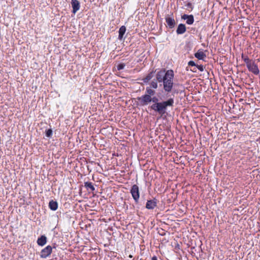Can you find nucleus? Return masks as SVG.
<instances>
[{
	"label": "nucleus",
	"instance_id": "obj_25",
	"mask_svg": "<svg viewBox=\"0 0 260 260\" xmlns=\"http://www.w3.org/2000/svg\"><path fill=\"white\" fill-rule=\"evenodd\" d=\"M161 231H162V232H161V233H159V234H160L161 236H164V235H166V233H165V232L163 230H161Z\"/></svg>",
	"mask_w": 260,
	"mask_h": 260
},
{
	"label": "nucleus",
	"instance_id": "obj_23",
	"mask_svg": "<svg viewBox=\"0 0 260 260\" xmlns=\"http://www.w3.org/2000/svg\"><path fill=\"white\" fill-rule=\"evenodd\" d=\"M196 67L201 72H203L204 70L205 67L204 66L201 64L198 65L197 64Z\"/></svg>",
	"mask_w": 260,
	"mask_h": 260
},
{
	"label": "nucleus",
	"instance_id": "obj_18",
	"mask_svg": "<svg viewBox=\"0 0 260 260\" xmlns=\"http://www.w3.org/2000/svg\"><path fill=\"white\" fill-rule=\"evenodd\" d=\"M158 81L157 80V78L155 77V79L152 80L150 83V86H147L146 87H149L151 88V89H156L158 88Z\"/></svg>",
	"mask_w": 260,
	"mask_h": 260
},
{
	"label": "nucleus",
	"instance_id": "obj_27",
	"mask_svg": "<svg viewBox=\"0 0 260 260\" xmlns=\"http://www.w3.org/2000/svg\"><path fill=\"white\" fill-rule=\"evenodd\" d=\"M191 71L193 72H196V70L193 69V70H191Z\"/></svg>",
	"mask_w": 260,
	"mask_h": 260
},
{
	"label": "nucleus",
	"instance_id": "obj_24",
	"mask_svg": "<svg viewBox=\"0 0 260 260\" xmlns=\"http://www.w3.org/2000/svg\"><path fill=\"white\" fill-rule=\"evenodd\" d=\"M197 64H196L194 61L193 60H190L188 62V65L189 66H191V67H196Z\"/></svg>",
	"mask_w": 260,
	"mask_h": 260
},
{
	"label": "nucleus",
	"instance_id": "obj_9",
	"mask_svg": "<svg viewBox=\"0 0 260 260\" xmlns=\"http://www.w3.org/2000/svg\"><path fill=\"white\" fill-rule=\"evenodd\" d=\"M181 19L186 20V23L188 25L192 24L194 21L193 15L183 14L181 15Z\"/></svg>",
	"mask_w": 260,
	"mask_h": 260
},
{
	"label": "nucleus",
	"instance_id": "obj_7",
	"mask_svg": "<svg viewBox=\"0 0 260 260\" xmlns=\"http://www.w3.org/2000/svg\"><path fill=\"white\" fill-rule=\"evenodd\" d=\"M249 71L252 72L254 75H258L259 73L258 66L255 63L254 61H251L246 66Z\"/></svg>",
	"mask_w": 260,
	"mask_h": 260
},
{
	"label": "nucleus",
	"instance_id": "obj_20",
	"mask_svg": "<svg viewBox=\"0 0 260 260\" xmlns=\"http://www.w3.org/2000/svg\"><path fill=\"white\" fill-rule=\"evenodd\" d=\"M53 134L52 129L51 128H49L46 129L45 131L46 136L48 138H50L52 137Z\"/></svg>",
	"mask_w": 260,
	"mask_h": 260
},
{
	"label": "nucleus",
	"instance_id": "obj_5",
	"mask_svg": "<svg viewBox=\"0 0 260 260\" xmlns=\"http://www.w3.org/2000/svg\"><path fill=\"white\" fill-rule=\"evenodd\" d=\"M158 202V200L155 198H153L152 199L148 200L146 203L145 207L148 210H153L157 207Z\"/></svg>",
	"mask_w": 260,
	"mask_h": 260
},
{
	"label": "nucleus",
	"instance_id": "obj_6",
	"mask_svg": "<svg viewBox=\"0 0 260 260\" xmlns=\"http://www.w3.org/2000/svg\"><path fill=\"white\" fill-rule=\"evenodd\" d=\"M52 251V248L51 246L48 245L43 249L40 252V257L42 258H46L49 256Z\"/></svg>",
	"mask_w": 260,
	"mask_h": 260
},
{
	"label": "nucleus",
	"instance_id": "obj_19",
	"mask_svg": "<svg viewBox=\"0 0 260 260\" xmlns=\"http://www.w3.org/2000/svg\"><path fill=\"white\" fill-rule=\"evenodd\" d=\"M242 59L244 61V62L246 64V66L252 61V60L249 58L248 56L244 55L243 54H242Z\"/></svg>",
	"mask_w": 260,
	"mask_h": 260
},
{
	"label": "nucleus",
	"instance_id": "obj_2",
	"mask_svg": "<svg viewBox=\"0 0 260 260\" xmlns=\"http://www.w3.org/2000/svg\"><path fill=\"white\" fill-rule=\"evenodd\" d=\"M137 99L138 102L136 105L140 106H155V104L160 102L158 98L156 96L155 90L151 89L150 87H146L145 93L137 97Z\"/></svg>",
	"mask_w": 260,
	"mask_h": 260
},
{
	"label": "nucleus",
	"instance_id": "obj_3",
	"mask_svg": "<svg viewBox=\"0 0 260 260\" xmlns=\"http://www.w3.org/2000/svg\"><path fill=\"white\" fill-rule=\"evenodd\" d=\"M174 104V98L170 97L167 100L160 101L158 103L155 104V106H149L148 109L150 111L152 110L156 113L158 114L161 116H162L167 113V111L168 107H173Z\"/></svg>",
	"mask_w": 260,
	"mask_h": 260
},
{
	"label": "nucleus",
	"instance_id": "obj_10",
	"mask_svg": "<svg viewBox=\"0 0 260 260\" xmlns=\"http://www.w3.org/2000/svg\"><path fill=\"white\" fill-rule=\"evenodd\" d=\"M71 5L73 8L72 13L75 14L80 9V3L78 0H72Z\"/></svg>",
	"mask_w": 260,
	"mask_h": 260
},
{
	"label": "nucleus",
	"instance_id": "obj_21",
	"mask_svg": "<svg viewBox=\"0 0 260 260\" xmlns=\"http://www.w3.org/2000/svg\"><path fill=\"white\" fill-rule=\"evenodd\" d=\"M125 66V64L124 63H119L117 66V69L118 71L123 70Z\"/></svg>",
	"mask_w": 260,
	"mask_h": 260
},
{
	"label": "nucleus",
	"instance_id": "obj_15",
	"mask_svg": "<svg viewBox=\"0 0 260 260\" xmlns=\"http://www.w3.org/2000/svg\"><path fill=\"white\" fill-rule=\"evenodd\" d=\"M84 186L89 192H93L95 189L93 183L90 182H85Z\"/></svg>",
	"mask_w": 260,
	"mask_h": 260
},
{
	"label": "nucleus",
	"instance_id": "obj_14",
	"mask_svg": "<svg viewBox=\"0 0 260 260\" xmlns=\"http://www.w3.org/2000/svg\"><path fill=\"white\" fill-rule=\"evenodd\" d=\"M126 28V27L124 25L121 26L118 31L119 35H118V39L120 41L123 40L124 39V35L125 33Z\"/></svg>",
	"mask_w": 260,
	"mask_h": 260
},
{
	"label": "nucleus",
	"instance_id": "obj_26",
	"mask_svg": "<svg viewBox=\"0 0 260 260\" xmlns=\"http://www.w3.org/2000/svg\"><path fill=\"white\" fill-rule=\"evenodd\" d=\"M151 260H157V257L156 256H153L152 257Z\"/></svg>",
	"mask_w": 260,
	"mask_h": 260
},
{
	"label": "nucleus",
	"instance_id": "obj_12",
	"mask_svg": "<svg viewBox=\"0 0 260 260\" xmlns=\"http://www.w3.org/2000/svg\"><path fill=\"white\" fill-rule=\"evenodd\" d=\"M156 70H153L151 71H150L149 73L147 75V76L142 79L143 82L145 83H147L153 77L154 74L156 72Z\"/></svg>",
	"mask_w": 260,
	"mask_h": 260
},
{
	"label": "nucleus",
	"instance_id": "obj_8",
	"mask_svg": "<svg viewBox=\"0 0 260 260\" xmlns=\"http://www.w3.org/2000/svg\"><path fill=\"white\" fill-rule=\"evenodd\" d=\"M165 20L169 28L172 29L175 26L176 23L173 17H171L167 15L165 17Z\"/></svg>",
	"mask_w": 260,
	"mask_h": 260
},
{
	"label": "nucleus",
	"instance_id": "obj_17",
	"mask_svg": "<svg viewBox=\"0 0 260 260\" xmlns=\"http://www.w3.org/2000/svg\"><path fill=\"white\" fill-rule=\"evenodd\" d=\"M194 56L199 60H203L206 55L202 50L200 49L194 54Z\"/></svg>",
	"mask_w": 260,
	"mask_h": 260
},
{
	"label": "nucleus",
	"instance_id": "obj_16",
	"mask_svg": "<svg viewBox=\"0 0 260 260\" xmlns=\"http://www.w3.org/2000/svg\"><path fill=\"white\" fill-rule=\"evenodd\" d=\"M49 208L52 211H56L58 208V203L53 200L50 201L48 205Z\"/></svg>",
	"mask_w": 260,
	"mask_h": 260
},
{
	"label": "nucleus",
	"instance_id": "obj_13",
	"mask_svg": "<svg viewBox=\"0 0 260 260\" xmlns=\"http://www.w3.org/2000/svg\"><path fill=\"white\" fill-rule=\"evenodd\" d=\"M186 30V27L184 24L180 23L178 25L176 29V33L177 35H182L184 34Z\"/></svg>",
	"mask_w": 260,
	"mask_h": 260
},
{
	"label": "nucleus",
	"instance_id": "obj_11",
	"mask_svg": "<svg viewBox=\"0 0 260 260\" xmlns=\"http://www.w3.org/2000/svg\"><path fill=\"white\" fill-rule=\"evenodd\" d=\"M47 241V237L45 235H43L38 238L37 243L39 246H43L46 244Z\"/></svg>",
	"mask_w": 260,
	"mask_h": 260
},
{
	"label": "nucleus",
	"instance_id": "obj_4",
	"mask_svg": "<svg viewBox=\"0 0 260 260\" xmlns=\"http://www.w3.org/2000/svg\"><path fill=\"white\" fill-rule=\"evenodd\" d=\"M130 193L136 204H138L140 198V191L139 186L136 185H133L131 189Z\"/></svg>",
	"mask_w": 260,
	"mask_h": 260
},
{
	"label": "nucleus",
	"instance_id": "obj_1",
	"mask_svg": "<svg viewBox=\"0 0 260 260\" xmlns=\"http://www.w3.org/2000/svg\"><path fill=\"white\" fill-rule=\"evenodd\" d=\"M155 77L159 83H162L163 89L167 93V97L174 98L175 94H178L177 89L173 88L174 73L173 70H166L162 68L157 71Z\"/></svg>",
	"mask_w": 260,
	"mask_h": 260
},
{
	"label": "nucleus",
	"instance_id": "obj_22",
	"mask_svg": "<svg viewBox=\"0 0 260 260\" xmlns=\"http://www.w3.org/2000/svg\"><path fill=\"white\" fill-rule=\"evenodd\" d=\"M185 6L187 7V9H189L190 11H192L193 9V6L190 2H188L186 5H185Z\"/></svg>",
	"mask_w": 260,
	"mask_h": 260
}]
</instances>
